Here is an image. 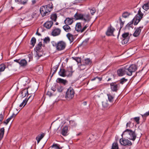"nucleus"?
Segmentation results:
<instances>
[{"label":"nucleus","instance_id":"obj_1","mask_svg":"<svg viewBox=\"0 0 149 149\" xmlns=\"http://www.w3.org/2000/svg\"><path fill=\"white\" fill-rule=\"evenodd\" d=\"M53 7V4L52 3L45 6H41L40 9L41 15L42 17L48 15Z\"/></svg>","mask_w":149,"mask_h":149},{"label":"nucleus","instance_id":"obj_2","mask_svg":"<svg viewBox=\"0 0 149 149\" xmlns=\"http://www.w3.org/2000/svg\"><path fill=\"white\" fill-rule=\"evenodd\" d=\"M123 135H125L127 138L133 141L135 140L136 136L134 131L128 129H126L123 132L122 135V136Z\"/></svg>","mask_w":149,"mask_h":149},{"label":"nucleus","instance_id":"obj_3","mask_svg":"<svg viewBox=\"0 0 149 149\" xmlns=\"http://www.w3.org/2000/svg\"><path fill=\"white\" fill-rule=\"evenodd\" d=\"M125 74L129 76L132 75V72H134L137 69L135 65L132 64L130 66L126 65L123 67Z\"/></svg>","mask_w":149,"mask_h":149},{"label":"nucleus","instance_id":"obj_4","mask_svg":"<svg viewBox=\"0 0 149 149\" xmlns=\"http://www.w3.org/2000/svg\"><path fill=\"white\" fill-rule=\"evenodd\" d=\"M74 17L77 19L83 20L85 22H89L91 18L88 14H82L76 13L74 15Z\"/></svg>","mask_w":149,"mask_h":149},{"label":"nucleus","instance_id":"obj_5","mask_svg":"<svg viewBox=\"0 0 149 149\" xmlns=\"http://www.w3.org/2000/svg\"><path fill=\"white\" fill-rule=\"evenodd\" d=\"M52 44L53 46L55 47L56 50L58 51L64 49L66 46V43L62 41H60L57 43L53 42Z\"/></svg>","mask_w":149,"mask_h":149},{"label":"nucleus","instance_id":"obj_6","mask_svg":"<svg viewBox=\"0 0 149 149\" xmlns=\"http://www.w3.org/2000/svg\"><path fill=\"white\" fill-rule=\"evenodd\" d=\"M75 91L72 88L70 87L67 89L66 93L65 98L67 100L72 99L74 96Z\"/></svg>","mask_w":149,"mask_h":149},{"label":"nucleus","instance_id":"obj_7","mask_svg":"<svg viewBox=\"0 0 149 149\" xmlns=\"http://www.w3.org/2000/svg\"><path fill=\"white\" fill-rule=\"evenodd\" d=\"M138 9L139 10L137 13L135 15L133 19L135 20L134 23L135 25H136L140 21L141 19L143 18L144 15L141 11V8H139Z\"/></svg>","mask_w":149,"mask_h":149},{"label":"nucleus","instance_id":"obj_8","mask_svg":"<svg viewBox=\"0 0 149 149\" xmlns=\"http://www.w3.org/2000/svg\"><path fill=\"white\" fill-rule=\"evenodd\" d=\"M120 144L122 145L126 146H131L132 145V142L127 139H120L119 141Z\"/></svg>","mask_w":149,"mask_h":149},{"label":"nucleus","instance_id":"obj_9","mask_svg":"<svg viewBox=\"0 0 149 149\" xmlns=\"http://www.w3.org/2000/svg\"><path fill=\"white\" fill-rule=\"evenodd\" d=\"M115 30V29L111 25H110V26H109L107 28L106 33V35L108 36H114L113 33Z\"/></svg>","mask_w":149,"mask_h":149},{"label":"nucleus","instance_id":"obj_10","mask_svg":"<svg viewBox=\"0 0 149 149\" xmlns=\"http://www.w3.org/2000/svg\"><path fill=\"white\" fill-rule=\"evenodd\" d=\"M14 61L18 63L21 67H25L27 65V62L25 59H16L14 60Z\"/></svg>","mask_w":149,"mask_h":149},{"label":"nucleus","instance_id":"obj_11","mask_svg":"<svg viewBox=\"0 0 149 149\" xmlns=\"http://www.w3.org/2000/svg\"><path fill=\"white\" fill-rule=\"evenodd\" d=\"M111 88L113 91H116L119 88V84H117L116 83H112L110 84Z\"/></svg>","mask_w":149,"mask_h":149},{"label":"nucleus","instance_id":"obj_12","mask_svg":"<svg viewBox=\"0 0 149 149\" xmlns=\"http://www.w3.org/2000/svg\"><path fill=\"white\" fill-rule=\"evenodd\" d=\"M61 30L59 28L54 29L52 32V35L53 36H56L60 34Z\"/></svg>","mask_w":149,"mask_h":149},{"label":"nucleus","instance_id":"obj_13","mask_svg":"<svg viewBox=\"0 0 149 149\" xmlns=\"http://www.w3.org/2000/svg\"><path fill=\"white\" fill-rule=\"evenodd\" d=\"M143 27H139L136 28L135 29V30L133 33V35L135 37H137L139 36L141 31V29Z\"/></svg>","mask_w":149,"mask_h":149},{"label":"nucleus","instance_id":"obj_14","mask_svg":"<svg viewBox=\"0 0 149 149\" xmlns=\"http://www.w3.org/2000/svg\"><path fill=\"white\" fill-rule=\"evenodd\" d=\"M72 68V67H70L68 68L67 70H65V76L70 77L73 73Z\"/></svg>","mask_w":149,"mask_h":149},{"label":"nucleus","instance_id":"obj_15","mask_svg":"<svg viewBox=\"0 0 149 149\" xmlns=\"http://www.w3.org/2000/svg\"><path fill=\"white\" fill-rule=\"evenodd\" d=\"M68 126H66L62 129L61 134L63 136H66L68 135Z\"/></svg>","mask_w":149,"mask_h":149},{"label":"nucleus","instance_id":"obj_16","mask_svg":"<svg viewBox=\"0 0 149 149\" xmlns=\"http://www.w3.org/2000/svg\"><path fill=\"white\" fill-rule=\"evenodd\" d=\"M117 72L119 76H122L126 74L123 67L118 69Z\"/></svg>","mask_w":149,"mask_h":149},{"label":"nucleus","instance_id":"obj_17","mask_svg":"<svg viewBox=\"0 0 149 149\" xmlns=\"http://www.w3.org/2000/svg\"><path fill=\"white\" fill-rule=\"evenodd\" d=\"M53 22L52 21H48L44 24V26L47 29H50L52 26Z\"/></svg>","mask_w":149,"mask_h":149},{"label":"nucleus","instance_id":"obj_18","mask_svg":"<svg viewBox=\"0 0 149 149\" xmlns=\"http://www.w3.org/2000/svg\"><path fill=\"white\" fill-rule=\"evenodd\" d=\"M73 22L72 18H67L64 21V23L65 24L69 25L71 24Z\"/></svg>","mask_w":149,"mask_h":149},{"label":"nucleus","instance_id":"obj_19","mask_svg":"<svg viewBox=\"0 0 149 149\" xmlns=\"http://www.w3.org/2000/svg\"><path fill=\"white\" fill-rule=\"evenodd\" d=\"M65 70L63 69H60L58 72L59 75L61 76L65 77Z\"/></svg>","mask_w":149,"mask_h":149},{"label":"nucleus","instance_id":"obj_20","mask_svg":"<svg viewBox=\"0 0 149 149\" xmlns=\"http://www.w3.org/2000/svg\"><path fill=\"white\" fill-rule=\"evenodd\" d=\"M57 80L58 83H62L64 85H65L68 82L66 80L60 78H58Z\"/></svg>","mask_w":149,"mask_h":149},{"label":"nucleus","instance_id":"obj_21","mask_svg":"<svg viewBox=\"0 0 149 149\" xmlns=\"http://www.w3.org/2000/svg\"><path fill=\"white\" fill-rule=\"evenodd\" d=\"M81 28V24L80 23H77L76 25V30L78 32H80Z\"/></svg>","mask_w":149,"mask_h":149},{"label":"nucleus","instance_id":"obj_22","mask_svg":"<svg viewBox=\"0 0 149 149\" xmlns=\"http://www.w3.org/2000/svg\"><path fill=\"white\" fill-rule=\"evenodd\" d=\"M64 30L67 32H69L71 31V28L68 25L65 24L63 26Z\"/></svg>","mask_w":149,"mask_h":149},{"label":"nucleus","instance_id":"obj_23","mask_svg":"<svg viewBox=\"0 0 149 149\" xmlns=\"http://www.w3.org/2000/svg\"><path fill=\"white\" fill-rule=\"evenodd\" d=\"M66 36L71 42H73L74 41V38H73V35L72 34L70 33H68L67 34Z\"/></svg>","mask_w":149,"mask_h":149},{"label":"nucleus","instance_id":"obj_24","mask_svg":"<svg viewBox=\"0 0 149 149\" xmlns=\"http://www.w3.org/2000/svg\"><path fill=\"white\" fill-rule=\"evenodd\" d=\"M0 141L2 139L4 133V127L0 129Z\"/></svg>","mask_w":149,"mask_h":149},{"label":"nucleus","instance_id":"obj_25","mask_svg":"<svg viewBox=\"0 0 149 149\" xmlns=\"http://www.w3.org/2000/svg\"><path fill=\"white\" fill-rule=\"evenodd\" d=\"M58 68V66L56 65L51 69V72L52 73V76H53Z\"/></svg>","mask_w":149,"mask_h":149},{"label":"nucleus","instance_id":"obj_26","mask_svg":"<svg viewBox=\"0 0 149 149\" xmlns=\"http://www.w3.org/2000/svg\"><path fill=\"white\" fill-rule=\"evenodd\" d=\"M130 15V13L126 11L123 13L122 16L124 18H126L128 17Z\"/></svg>","mask_w":149,"mask_h":149},{"label":"nucleus","instance_id":"obj_27","mask_svg":"<svg viewBox=\"0 0 149 149\" xmlns=\"http://www.w3.org/2000/svg\"><path fill=\"white\" fill-rule=\"evenodd\" d=\"M22 96L24 97H25L28 94V91L27 89H25L23 90L22 91Z\"/></svg>","mask_w":149,"mask_h":149},{"label":"nucleus","instance_id":"obj_28","mask_svg":"<svg viewBox=\"0 0 149 149\" xmlns=\"http://www.w3.org/2000/svg\"><path fill=\"white\" fill-rule=\"evenodd\" d=\"M6 68V65L4 64H2L0 65V73L4 71Z\"/></svg>","mask_w":149,"mask_h":149},{"label":"nucleus","instance_id":"obj_29","mask_svg":"<svg viewBox=\"0 0 149 149\" xmlns=\"http://www.w3.org/2000/svg\"><path fill=\"white\" fill-rule=\"evenodd\" d=\"M142 8L144 10H147L149 9V2L144 5Z\"/></svg>","mask_w":149,"mask_h":149},{"label":"nucleus","instance_id":"obj_30","mask_svg":"<svg viewBox=\"0 0 149 149\" xmlns=\"http://www.w3.org/2000/svg\"><path fill=\"white\" fill-rule=\"evenodd\" d=\"M57 15L55 14H52L51 15L50 18L52 20L55 22L57 19Z\"/></svg>","mask_w":149,"mask_h":149},{"label":"nucleus","instance_id":"obj_31","mask_svg":"<svg viewBox=\"0 0 149 149\" xmlns=\"http://www.w3.org/2000/svg\"><path fill=\"white\" fill-rule=\"evenodd\" d=\"M118 144L117 143H113L112 149H118Z\"/></svg>","mask_w":149,"mask_h":149},{"label":"nucleus","instance_id":"obj_32","mask_svg":"<svg viewBox=\"0 0 149 149\" xmlns=\"http://www.w3.org/2000/svg\"><path fill=\"white\" fill-rule=\"evenodd\" d=\"M36 39L34 37L32 38L31 41V45L33 47L35 44H36Z\"/></svg>","mask_w":149,"mask_h":149},{"label":"nucleus","instance_id":"obj_33","mask_svg":"<svg viewBox=\"0 0 149 149\" xmlns=\"http://www.w3.org/2000/svg\"><path fill=\"white\" fill-rule=\"evenodd\" d=\"M42 45V42H39L36 47V51H39V50L41 49Z\"/></svg>","mask_w":149,"mask_h":149},{"label":"nucleus","instance_id":"obj_34","mask_svg":"<svg viewBox=\"0 0 149 149\" xmlns=\"http://www.w3.org/2000/svg\"><path fill=\"white\" fill-rule=\"evenodd\" d=\"M127 81V79H125V78H123L120 80V83L123 84L125 82H126Z\"/></svg>","mask_w":149,"mask_h":149},{"label":"nucleus","instance_id":"obj_35","mask_svg":"<svg viewBox=\"0 0 149 149\" xmlns=\"http://www.w3.org/2000/svg\"><path fill=\"white\" fill-rule=\"evenodd\" d=\"M22 80L24 84H28L29 83L28 78L27 77L23 78L22 79Z\"/></svg>","mask_w":149,"mask_h":149},{"label":"nucleus","instance_id":"obj_36","mask_svg":"<svg viewBox=\"0 0 149 149\" xmlns=\"http://www.w3.org/2000/svg\"><path fill=\"white\" fill-rule=\"evenodd\" d=\"M119 22H120V29H121L123 27V24H124L125 21H123L120 17H119Z\"/></svg>","mask_w":149,"mask_h":149},{"label":"nucleus","instance_id":"obj_37","mask_svg":"<svg viewBox=\"0 0 149 149\" xmlns=\"http://www.w3.org/2000/svg\"><path fill=\"white\" fill-rule=\"evenodd\" d=\"M129 39V38H122V43L123 44L127 43Z\"/></svg>","mask_w":149,"mask_h":149},{"label":"nucleus","instance_id":"obj_38","mask_svg":"<svg viewBox=\"0 0 149 149\" xmlns=\"http://www.w3.org/2000/svg\"><path fill=\"white\" fill-rule=\"evenodd\" d=\"M91 63V61L89 58L86 59L84 60V63L86 65L90 64Z\"/></svg>","mask_w":149,"mask_h":149},{"label":"nucleus","instance_id":"obj_39","mask_svg":"<svg viewBox=\"0 0 149 149\" xmlns=\"http://www.w3.org/2000/svg\"><path fill=\"white\" fill-rule=\"evenodd\" d=\"M129 33H125L123 34L122 35V38H129Z\"/></svg>","mask_w":149,"mask_h":149},{"label":"nucleus","instance_id":"obj_40","mask_svg":"<svg viewBox=\"0 0 149 149\" xmlns=\"http://www.w3.org/2000/svg\"><path fill=\"white\" fill-rule=\"evenodd\" d=\"M16 2L20 3L23 4H25L26 3V1L24 0H15Z\"/></svg>","mask_w":149,"mask_h":149},{"label":"nucleus","instance_id":"obj_41","mask_svg":"<svg viewBox=\"0 0 149 149\" xmlns=\"http://www.w3.org/2000/svg\"><path fill=\"white\" fill-rule=\"evenodd\" d=\"M28 99H27V100H25L23 101V102L20 104L19 107H22L23 104H24L23 107L25 106L27 103V102L28 101Z\"/></svg>","mask_w":149,"mask_h":149},{"label":"nucleus","instance_id":"obj_42","mask_svg":"<svg viewBox=\"0 0 149 149\" xmlns=\"http://www.w3.org/2000/svg\"><path fill=\"white\" fill-rule=\"evenodd\" d=\"M72 58L75 60L77 63H79L81 62V59L79 57H72Z\"/></svg>","mask_w":149,"mask_h":149},{"label":"nucleus","instance_id":"obj_43","mask_svg":"<svg viewBox=\"0 0 149 149\" xmlns=\"http://www.w3.org/2000/svg\"><path fill=\"white\" fill-rule=\"evenodd\" d=\"M107 95L109 101L110 102L112 101L113 98V97L110 94H108Z\"/></svg>","mask_w":149,"mask_h":149},{"label":"nucleus","instance_id":"obj_44","mask_svg":"<svg viewBox=\"0 0 149 149\" xmlns=\"http://www.w3.org/2000/svg\"><path fill=\"white\" fill-rule=\"evenodd\" d=\"M36 56H37L39 58L42 56V52H40L39 51H36Z\"/></svg>","mask_w":149,"mask_h":149},{"label":"nucleus","instance_id":"obj_45","mask_svg":"<svg viewBox=\"0 0 149 149\" xmlns=\"http://www.w3.org/2000/svg\"><path fill=\"white\" fill-rule=\"evenodd\" d=\"M88 26L87 24H86L82 28H81L80 32L82 33L83 32Z\"/></svg>","mask_w":149,"mask_h":149},{"label":"nucleus","instance_id":"obj_46","mask_svg":"<svg viewBox=\"0 0 149 149\" xmlns=\"http://www.w3.org/2000/svg\"><path fill=\"white\" fill-rule=\"evenodd\" d=\"M149 116V111L148 112H146L143 115H141L143 118H146L147 116Z\"/></svg>","mask_w":149,"mask_h":149},{"label":"nucleus","instance_id":"obj_47","mask_svg":"<svg viewBox=\"0 0 149 149\" xmlns=\"http://www.w3.org/2000/svg\"><path fill=\"white\" fill-rule=\"evenodd\" d=\"M139 117H135L134 118L135 121L137 123V124H139Z\"/></svg>","mask_w":149,"mask_h":149},{"label":"nucleus","instance_id":"obj_48","mask_svg":"<svg viewBox=\"0 0 149 149\" xmlns=\"http://www.w3.org/2000/svg\"><path fill=\"white\" fill-rule=\"evenodd\" d=\"M44 41L45 43H47L48 42H49L50 41V38L49 37H47L45 38L44 40Z\"/></svg>","mask_w":149,"mask_h":149},{"label":"nucleus","instance_id":"obj_49","mask_svg":"<svg viewBox=\"0 0 149 149\" xmlns=\"http://www.w3.org/2000/svg\"><path fill=\"white\" fill-rule=\"evenodd\" d=\"M44 136L45 134H41L40 136H38L36 137L41 140L43 137Z\"/></svg>","mask_w":149,"mask_h":149},{"label":"nucleus","instance_id":"obj_50","mask_svg":"<svg viewBox=\"0 0 149 149\" xmlns=\"http://www.w3.org/2000/svg\"><path fill=\"white\" fill-rule=\"evenodd\" d=\"M95 9L94 8H93L91 9V10H90V12L92 14V15H93L95 12Z\"/></svg>","mask_w":149,"mask_h":149},{"label":"nucleus","instance_id":"obj_51","mask_svg":"<svg viewBox=\"0 0 149 149\" xmlns=\"http://www.w3.org/2000/svg\"><path fill=\"white\" fill-rule=\"evenodd\" d=\"M17 114H15L14 113H13L12 115L8 118L9 119V120H10L12 119L13 118L15 117Z\"/></svg>","mask_w":149,"mask_h":149},{"label":"nucleus","instance_id":"obj_52","mask_svg":"<svg viewBox=\"0 0 149 149\" xmlns=\"http://www.w3.org/2000/svg\"><path fill=\"white\" fill-rule=\"evenodd\" d=\"M57 90L58 92H61L63 91V89L61 86H59L57 88Z\"/></svg>","mask_w":149,"mask_h":149},{"label":"nucleus","instance_id":"obj_53","mask_svg":"<svg viewBox=\"0 0 149 149\" xmlns=\"http://www.w3.org/2000/svg\"><path fill=\"white\" fill-rule=\"evenodd\" d=\"M10 120H9V119L8 118L6 120L3 122V123L5 124L6 125H7L10 121Z\"/></svg>","mask_w":149,"mask_h":149},{"label":"nucleus","instance_id":"obj_54","mask_svg":"<svg viewBox=\"0 0 149 149\" xmlns=\"http://www.w3.org/2000/svg\"><path fill=\"white\" fill-rule=\"evenodd\" d=\"M3 119V116L2 114H0V124H1V122Z\"/></svg>","mask_w":149,"mask_h":149},{"label":"nucleus","instance_id":"obj_55","mask_svg":"<svg viewBox=\"0 0 149 149\" xmlns=\"http://www.w3.org/2000/svg\"><path fill=\"white\" fill-rule=\"evenodd\" d=\"M47 95L49 96H52V93L50 91H48L47 93Z\"/></svg>","mask_w":149,"mask_h":149},{"label":"nucleus","instance_id":"obj_56","mask_svg":"<svg viewBox=\"0 0 149 149\" xmlns=\"http://www.w3.org/2000/svg\"><path fill=\"white\" fill-rule=\"evenodd\" d=\"M56 147L57 148H59V146L57 144H53L52 146V147Z\"/></svg>","mask_w":149,"mask_h":149},{"label":"nucleus","instance_id":"obj_57","mask_svg":"<svg viewBox=\"0 0 149 149\" xmlns=\"http://www.w3.org/2000/svg\"><path fill=\"white\" fill-rule=\"evenodd\" d=\"M134 19L130 22L129 23H128V24L129 25H131V24H132L134 22V23L135 22V20H133Z\"/></svg>","mask_w":149,"mask_h":149},{"label":"nucleus","instance_id":"obj_58","mask_svg":"<svg viewBox=\"0 0 149 149\" xmlns=\"http://www.w3.org/2000/svg\"><path fill=\"white\" fill-rule=\"evenodd\" d=\"M70 124L74 123V126H76L77 125V124L75 123L74 121L71 120L70 121Z\"/></svg>","mask_w":149,"mask_h":149},{"label":"nucleus","instance_id":"obj_59","mask_svg":"<svg viewBox=\"0 0 149 149\" xmlns=\"http://www.w3.org/2000/svg\"><path fill=\"white\" fill-rule=\"evenodd\" d=\"M131 123L130 122H128L126 124V127H130V125L131 124Z\"/></svg>","mask_w":149,"mask_h":149},{"label":"nucleus","instance_id":"obj_60","mask_svg":"<svg viewBox=\"0 0 149 149\" xmlns=\"http://www.w3.org/2000/svg\"><path fill=\"white\" fill-rule=\"evenodd\" d=\"M31 2H32V4L33 5L36 3V1L35 0H33Z\"/></svg>","mask_w":149,"mask_h":149},{"label":"nucleus","instance_id":"obj_61","mask_svg":"<svg viewBox=\"0 0 149 149\" xmlns=\"http://www.w3.org/2000/svg\"><path fill=\"white\" fill-rule=\"evenodd\" d=\"M36 34L39 36H41V34L39 33L38 32V30L37 31V32H36Z\"/></svg>","mask_w":149,"mask_h":149},{"label":"nucleus","instance_id":"obj_62","mask_svg":"<svg viewBox=\"0 0 149 149\" xmlns=\"http://www.w3.org/2000/svg\"><path fill=\"white\" fill-rule=\"evenodd\" d=\"M36 139L38 143L40 140V139H38V138H37V137L36 138Z\"/></svg>","mask_w":149,"mask_h":149},{"label":"nucleus","instance_id":"obj_63","mask_svg":"<svg viewBox=\"0 0 149 149\" xmlns=\"http://www.w3.org/2000/svg\"><path fill=\"white\" fill-rule=\"evenodd\" d=\"M36 139L38 143L40 140V139H38V138H37V137L36 138Z\"/></svg>","mask_w":149,"mask_h":149},{"label":"nucleus","instance_id":"obj_64","mask_svg":"<svg viewBox=\"0 0 149 149\" xmlns=\"http://www.w3.org/2000/svg\"><path fill=\"white\" fill-rule=\"evenodd\" d=\"M52 90L54 92L56 91V89L55 88L52 87L51 88Z\"/></svg>","mask_w":149,"mask_h":149}]
</instances>
